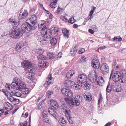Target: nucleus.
I'll list each match as a JSON object with an SVG mask.
<instances>
[{
    "mask_svg": "<svg viewBox=\"0 0 126 126\" xmlns=\"http://www.w3.org/2000/svg\"><path fill=\"white\" fill-rule=\"evenodd\" d=\"M22 66L26 69H27L26 73L27 78L32 80L34 78V73L33 72L35 71L34 66H32V63L28 61H24L22 62Z\"/></svg>",
    "mask_w": 126,
    "mask_h": 126,
    "instance_id": "nucleus-1",
    "label": "nucleus"
},
{
    "mask_svg": "<svg viewBox=\"0 0 126 126\" xmlns=\"http://www.w3.org/2000/svg\"><path fill=\"white\" fill-rule=\"evenodd\" d=\"M44 22H42V23L39 26V28L41 31V34L39 35L42 36L41 37L43 38L49 39L51 37V35L52 34L51 31L48 29L46 24Z\"/></svg>",
    "mask_w": 126,
    "mask_h": 126,
    "instance_id": "nucleus-2",
    "label": "nucleus"
},
{
    "mask_svg": "<svg viewBox=\"0 0 126 126\" xmlns=\"http://www.w3.org/2000/svg\"><path fill=\"white\" fill-rule=\"evenodd\" d=\"M13 80L14 81L11 84L8 85V89L11 88H13L16 90H21L22 89L26 87L25 84L18 78H15Z\"/></svg>",
    "mask_w": 126,
    "mask_h": 126,
    "instance_id": "nucleus-3",
    "label": "nucleus"
},
{
    "mask_svg": "<svg viewBox=\"0 0 126 126\" xmlns=\"http://www.w3.org/2000/svg\"><path fill=\"white\" fill-rule=\"evenodd\" d=\"M126 73L125 71L122 70L120 72L116 71L113 75L112 78L113 80L115 82L119 81L122 83H124L125 80L123 79V77Z\"/></svg>",
    "mask_w": 126,
    "mask_h": 126,
    "instance_id": "nucleus-4",
    "label": "nucleus"
},
{
    "mask_svg": "<svg viewBox=\"0 0 126 126\" xmlns=\"http://www.w3.org/2000/svg\"><path fill=\"white\" fill-rule=\"evenodd\" d=\"M9 35L12 38H16L20 37L22 36L23 34L20 30L16 26L10 30Z\"/></svg>",
    "mask_w": 126,
    "mask_h": 126,
    "instance_id": "nucleus-5",
    "label": "nucleus"
},
{
    "mask_svg": "<svg viewBox=\"0 0 126 126\" xmlns=\"http://www.w3.org/2000/svg\"><path fill=\"white\" fill-rule=\"evenodd\" d=\"M36 28L30 23H28L26 20V22L22 25L21 29L23 32L28 33L31 30H33Z\"/></svg>",
    "mask_w": 126,
    "mask_h": 126,
    "instance_id": "nucleus-6",
    "label": "nucleus"
},
{
    "mask_svg": "<svg viewBox=\"0 0 126 126\" xmlns=\"http://www.w3.org/2000/svg\"><path fill=\"white\" fill-rule=\"evenodd\" d=\"M78 96H77L74 99L66 98L65 99V101L67 104L70 106L71 105L76 106H79L80 105V100Z\"/></svg>",
    "mask_w": 126,
    "mask_h": 126,
    "instance_id": "nucleus-7",
    "label": "nucleus"
},
{
    "mask_svg": "<svg viewBox=\"0 0 126 126\" xmlns=\"http://www.w3.org/2000/svg\"><path fill=\"white\" fill-rule=\"evenodd\" d=\"M27 21L28 23L31 24L33 26H34L37 28L38 26L39 27V25L37 23V16L36 14L33 15L29 19H27Z\"/></svg>",
    "mask_w": 126,
    "mask_h": 126,
    "instance_id": "nucleus-8",
    "label": "nucleus"
},
{
    "mask_svg": "<svg viewBox=\"0 0 126 126\" xmlns=\"http://www.w3.org/2000/svg\"><path fill=\"white\" fill-rule=\"evenodd\" d=\"M28 15L27 10L21 9L19 14L18 15V17L19 19H24L28 16Z\"/></svg>",
    "mask_w": 126,
    "mask_h": 126,
    "instance_id": "nucleus-9",
    "label": "nucleus"
},
{
    "mask_svg": "<svg viewBox=\"0 0 126 126\" xmlns=\"http://www.w3.org/2000/svg\"><path fill=\"white\" fill-rule=\"evenodd\" d=\"M100 70L101 72L103 74H107L108 73L109 71L108 65L106 63H103L101 66Z\"/></svg>",
    "mask_w": 126,
    "mask_h": 126,
    "instance_id": "nucleus-10",
    "label": "nucleus"
},
{
    "mask_svg": "<svg viewBox=\"0 0 126 126\" xmlns=\"http://www.w3.org/2000/svg\"><path fill=\"white\" fill-rule=\"evenodd\" d=\"M112 87L113 90L116 92H120L122 90L121 84H119L116 85L115 82L112 84Z\"/></svg>",
    "mask_w": 126,
    "mask_h": 126,
    "instance_id": "nucleus-11",
    "label": "nucleus"
},
{
    "mask_svg": "<svg viewBox=\"0 0 126 126\" xmlns=\"http://www.w3.org/2000/svg\"><path fill=\"white\" fill-rule=\"evenodd\" d=\"M62 93L65 96H67L69 97H71L72 96L73 93L71 90L68 88L62 89L61 90Z\"/></svg>",
    "mask_w": 126,
    "mask_h": 126,
    "instance_id": "nucleus-12",
    "label": "nucleus"
},
{
    "mask_svg": "<svg viewBox=\"0 0 126 126\" xmlns=\"http://www.w3.org/2000/svg\"><path fill=\"white\" fill-rule=\"evenodd\" d=\"M26 43L25 42H22L16 44V51L20 52L25 47Z\"/></svg>",
    "mask_w": 126,
    "mask_h": 126,
    "instance_id": "nucleus-13",
    "label": "nucleus"
},
{
    "mask_svg": "<svg viewBox=\"0 0 126 126\" xmlns=\"http://www.w3.org/2000/svg\"><path fill=\"white\" fill-rule=\"evenodd\" d=\"M14 88H11L8 89V93L10 95H14L18 97H20L22 95L20 92H15Z\"/></svg>",
    "mask_w": 126,
    "mask_h": 126,
    "instance_id": "nucleus-14",
    "label": "nucleus"
},
{
    "mask_svg": "<svg viewBox=\"0 0 126 126\" xmlns=\"http://www.w3.org/2000/svg\"><path fill=\"white\" fill-rule=\"evenodd\" d=\"M95 72L94 71L89 74L88 76L89 80L92 82H95L96 80V77L95 75Z\"/></svg>",
    "mask_w": 126,
    "mask_h": 126,
    "instance_id": "nucleus-15",
    "label": "nucleus"
},
{
    "mask_svg": "<svg viewBox=\"0 0 126 126\" xmlns=\"http://www.w3.org/2000/svg\"><path fill=\"white\" fill-rule=\"evenodd\" d=\"M87 76L84 74H81L79 75L78 78V81L79 83H81L82 84L84 82L86 81Z\"/></svg>",
    "mask_w": 126,
    "mask_h": 126,
    "instance_id": "nucleus-16",
    "label": "nucleus"
},
{
    "mask_svg": "<svg viewBox=\"0 0 126 126\" xmlns=\"http://www.w3.org/2000/svg\"><path fill=\"white\" fill-rule=\"evenodd\" d=\"M63 106V108H62V110L63 112H65V114L66 117H71V112L70 110L69 109H68L66 107L65 105H63L62 107Z\"/></svg>",
    "mask_w": 126,
    "mask_h": 126,
    "instance_id": "nucleus-17",
    "label": "nucleus"
},
{
    "mask_svg": "<svg viewBox=\"0 0 126 126\" xmlns=\"http://www.w3.org/2000/svg\"><path fill=\"white\" fill-rule=\"evenodd\" d=\"M92 65L95 68L98 69L100 66V63L97 59H93L92 61Z\"/></svg>",
    "mask_w": 126,
    "mask_h": 126,
    "instance_id": "nucleus-18",
    "label": "nucleus"
},
{
    "mask_svg": "<svg viewBox=\"0 0 126 126\" xmlns=\"http://www.w3.org/2000/svg\"><path fill=\"white\" fill-rule=\"evenodd\" d=\"M38 40H39L41 43L43 45H46L48 43V41L47 39L42 37V36L38 35Z\"/></svg>",
    "mask_w": 126,
    "mask_h": 126,
    "instance_id": "nucleus-19",
    "label": "nucleus"
},
{
    "mask_svg": "<svg viewBox=\"0 0 126 126\" xmlns=\"http://www.w3.org/2000/svg\"><path fill=\"white\" fill-rule=\"evenodd\" d=\"M48 112L49 113L54 117L56 119L57 113L55 110L52 107H50L48 109Z\"/></svg>",
    "mask_w": 126,
    "mask_h": 126,
    "instance_id": "nucleus-20",
    "label": "nucleus"
},
{
    "mask_svg": "<svg viewBox=\"0 0 126 126\" xmlns=\"http://www.w3.org/2000/svg\"><path fill=\"white\" fill-rule=\"evenodd\" d=\"M8 100L15 105H16L19 103V99L14 98L11 95L8 97Z\"/></svg>",
    "mask_w": 126,
    "mask_h": 126,
    "instance_id": "nucleus-21",
    "label": "nucleus"
},
{
    "mask_svg": "<svg viewBox=\"0 0 126 126\" xmlns=\"http://www.w3.org/2000/svg\"><path fill=\"white\" fill-rule=\"evenodd\" d=\"M38 66L42 68L44 67L46 68L49 65L48 63L46 62L45 61L43 60L41 61V62H40L38 63Z\"/></svg>",
    "mask_w": 126,
    "mask_h": 126,
    "instance_id": "nucleus-22",
    "label": "nucleus"
},
{
    "mask_svg": "<svg viewBox=\"0 0 126 126\" xmlns=\"http://www.w3.org/2000/svg\"><path fill=\"white\" fill-rule=\"evenodd\" d=\"M43 115L44 118V120L46 123H48L49 121V119L48 116V113L46 110L43 111Z\"/></svg>",
    "mask_w": 126,
    "mask_h": 126,
    "instance_id": "nucleus-23",
    "label": "nucleus"
},
{
    "mask_svg": "<svg viewBox=\"0 0 126 126\" xmlns=\"http://www.w3.org/2000/svg\"><path fill=\"white\" fill-rule=\"evenodd\" d=\"M53 79L52 77L51 74H49L47 77L46 82L48 85H50L53 83Z\"/></svg>",
    "mask_w": 126,
    "mask_h": 126,
    "instance_id": "nucleus-24",
    "label": "nucleus"
},
{
    "mask_svg": "<svg viewBox=\"0 0 126 126\" xmlns=\"http://www.w3.org/2000/svg\"><path fill=\"white\" fill-rule=\"evenodd\" d=\"M83 96L84 98L88 101H91L92 98V96L90 93L86 92L84 94Z\"/></svg>",
    "mask_w": 126,
    "mask_h": 126,
    "instance_id": "nucleus-25",
    "label": "nucleus"
},
{
    "mask_svg": "<svg viewBox=\"0 0 126 126\" xmlns=\"http://www.w3.org/2000/svg\"><path fill=\"white\" fill-rule=\"evenodd\" d=\"M62 32L64 37L65 38H68L69 36V31L64 28L63 29Z\"/></svg>",
    "mask_w": 126,
    "mask_h": 126,
    "instance_id": "nucleus-26",
    "label": "nucleus"
},
{
    "mask_svg": "<svg viewBox=\"0 0 126 126\" xmlns=\"http://www.w3.org/2000/svg\"><path fill=\"white\" fill-rule=\"evenodd\" d=\"M50 105L51 107L54 108L55 109L58 108V105L57 102L53 100H52L50 101Z\"/></svg>",
    "mask_w": 126,
    "mask_h": 126,
    "instance_id": "nucleus-27",
    "label": "nucleus"
},
{
    "mask_svg": "<svg viewBox=\"0 0 126 126\" xmlns=\"http://www.w3.org/2000/svg\"><path fill=\"white\" fill-rule=\"evenodd\" d=\"M74 82L71 81L69 80H67L65 81L64 82L65 85L67 87H70L73 86V84H74Z\"/></svg>",
    "mask_w": 126,
    "mask_h": 126,
    "instance_id": "nucleus-28",
    "label": "nucleus"
},
{
    "mask_svg": "<svg viewBox=\"0 0 126 126\" xmlns=\"http://www.w3.org/2000/svg\"><path fill=\"white\" fill-rule=\"evenodd\" d=\"M104 82L103 78L102 77L100 76L98 77V79L97 81V85L102 86Z\"/></svg>",
    "mask_w": 126,
    "mask_h": 126,
    "instance_id": "nucleus-29",
    "label": "nucleus"
},
{
    "mask_svg": "<svg viewBox=\"0 0 126 126\" xmlns=\"http://www.w3.org/2000/svg\"><path fill=\"white\" fill-rule=\"evenodd\" d=\"M9 22L11 23H14V25H18L19 24V23L18 21L14 17H11L9 19Z\"/></svg>",
    "mask_w": 126,
    "mask_h": 126,
    "instance_id": "nucleus-30",
    "label": "nucleus"
},
{
    "mask_svg": "<svg viewBox=\"0 0 126 126\" xmlns=\"http://www.w3.org/2000/svg\"><path fill=\"white\" fill-rule=\"evenodd\" d=\"M74 71L73 70H70L68 71L66 74V77L68 78H70L75 74Z\"/></svg>",
    "mask_w": 126,
    "mask_h": 126,
    "instance_id": "nucleus-31",
    "label": "nucleus"
},
{
    "mask_svg": "<svg viewBox=\"0 0 126 126\" xmlns=\"http://www.w3.org/2000/svg\"><path fill=\"white\" fill-rule=\"evenodd\" d=\"M4 105L5 107L4 109L3 110H0V116H1L2 114L5 111L4 110H7V111H5V112L4 113V115H6L8 114V110H7L8 108L7 107L5 106L6 105L7 106L8 105L7 104V103H5Z\"/></svg>",
    "mask_w": 126,
    "mask_h": 126,
    "instance_id": "nucleus-32",
    "label": "nucleus"
},
{
    "mask_svg": "<svg viewBox=\"0 0 126 126\" xmlns=\"http://www.w3.org/2000/svg\"><path fill=\"white\" fill-rule=\"evenodd\" d=\"M84 90H88L90 89L91 87V86L88 82H84Z\"/></svg>",
    "mask_w": 126,
    "mask_h": 126,
    "instance_id": "nucleus-33",
    "label": "nucleus"
},
{
    "mask_svg": "<svg viewBox=\"0 0 126 126\" xmlns=\"http://www.w3.org/2000/svg\"><path fill=\"white\" fill-rule=\"evenodd\" d=\"M82 84L81 83H79L78 84H76L74 82V84H73V86L75 87L74 89L77 90H79L81 88Z\"/></svg>",
    "mask_w": 126,
    "mask_h": 126,
    "instance_id": "nucleus-34",
    "label": "nucleus"
},
{
    "mask_svg": "<svg viewBox=\"0 0 126 126\" xmlns=\"http://www.w3.org/2000/svg\"><path fill=\"white\" fill-rule=\"evenodd\" d=\"M50 42L51 45L53 46H55L57 42L56 39L54 37H50Z\"/></svg>",
    "mask_w": 126,
    "mask_h": 126,
    "instance_id": "nucleus-35",
    "label": "nucleus"
},
{
    "mask_svg": "<svg viewBox=\"0 0 126 126\" xmlns=\"http://www.w3.org/2000/svg\"><path fill=\"white\" fill-rule=\"evenodd\" d=\"M58 1L57 0H53L50 4V6L51 8H54L57 6V3Z\"/></svg>",
    "mask_w": 126,
    "mask_h": 126,
    "instance_id": "nucleus-36",
    "label": "nucleus"
},
{
    "mask_svg": "<svg viewBox=\"0 0 126 126\" xmlns=\"http://www.w3.org/2000/svg\"><path fill=\"white\" fill-rule=\"evenodd\" d=\"M59 122V124L61 126H65L66 123V121L63 118H60Z\"/></svg>",
    "mask_w": 126,
    "mask_h": 126,
    "instance_id": "nucleus-37",
    "label": "nucleus"
},
{
    "mask_svg": "<svg viewBox=\"0 0 126 126\" xmlns=\"http://www.w3.org/2000/svg\"><path fill=\"white\" fill-rule=\"evenodd\" d=\"M38 59L39 60H46L47 57L45 56L42 54H40L37 57Z\"/></svg>",
    "mask_w": 126,
    "mask_h": 126,
    "instance_id": "nucleus-38",
    "label": "nucleus"
},
{
    "mask_svg": "<svg viewBox=\"0 0 126 126\" xmlns=\"http://www.w3.org/2000/svg\"><path fill=\"white\" fill-rule=\"evenodd\" d=\"M20 91H21V93H22L23 94H26L28 93L29 90L28 88H26V87L22 89Z\"/></svg>",
    "mask_w": 126,
    "mask_h": 126,
    "instance_id": "nucleus-39",
    "label": "nucleus"
},
{
    "mask_svg": "<svg viewBox=\"0 0 126 126\" xmlns=\"http://www.w3.org/2000/svg\"><path fill=\"white\" fill-rule=\"evenodd\" d=\"M51 33L52 34L53 33L55 35H56L57 34V33L58 32L56 27H53L51 29Z\"/></svg>",
    "mask_w": 126,
    "mask_h": 126,
    "instance_id": "nucleus-40",
    "label": "nucleus"
},
{
    "mask_svg": "<svg viewBox=\"0 0 126 126\" xmlns=\"http://www.w3.org/2000/svg\"><path fill=\"white\" fill-rule=\"evenodd\" d=\"M77 47L76 46H75L74 47V48H73V53H71L72 52L71 50L70 51V54H71V55L73 56L76 53L77 50Z\"/></svg>",
    "mask_w": 126,
    "mask_h": 126,
    "instance_id": "nucleus-41",
    "label": "nucleus"
},
{
    "mask_svg": "<svg viewBox=\"0 0 126 126\" xmlns=\"http://www.w3.org/2000/svg\"><path fill=\"white\" fill-rule=\"evenodd\" d=\"M122 38L120 36H118L114 37L112 39L113 40L116 41H120L122 40Z\"/></svg>",
    "mask_w": 126,
    "mask_h": 126,
    "instance_id": "nucleus-42",
    "label": "nucleus"
},
{
    "mask_svg": "<svg viewBox=\"0 0 126 126\" xmlns=\"http://www.w3.org/2000/svg\"><path fill=\"white\" fill-rule=\"evenodd\" d=\"M44 9L47 11L46 12V15L49 18L51 19L53 18V16L50 13L49 11L46 10Z\"/></svg>",
    "mask_w": 126,
    "mask_h": 126,
    "instance_id": "nucleus-43",
    "label": "nucleus"
},
{
    "mask_svg": "<svg viewBox=\"0 0 126 126\" xmlns=\"http://www.w3.org/2000/svg\"><path fill=\"white\" fill-rule=\"evenodd\" d=\"M112 90V84L110 86V84H108L107 87L106 89V91L109 93Z\"/></svg>",
    "mask_w": 126,
    "mask_h": 126,
    "instance_id": "nucleus-44",
    "label": "nucleus"
},
{
    "mask_svg": "<svg viewBox=\"0 0 126 126\" xmlns=\"http://www.w3.org/2000/svg\"><path fill=\"white\" fill-rule=\"evenodd\" d=\"M47 56L49 59H52L54 57V55L53 53H49L47 54Z\"/></svg>",
    "mask_w": 126,
    "mask_h": 126,
    "instance_id": "nucleus-45",
    "label": "nucleus"
},
{
    "mask_svg": "<svg viewBox=\"0 0 126 126\" xmlns=\"http://www.w3.org/2000/svg\"><path fill=\"white\" fill-rule=\"evenodd\" d=\"M92 7H93V9L90 11V14L89 15V16H90V17H91L92 16V15L94 12L95 9H96V7H94L93 6H92Z\"/></svg>",
    "mask_w": 126,
    "mask_h": 126,
    "instance_id": "nucleus-46",
    "label": "nucleus"
},
{
    "mask_svg": "<svg viewBox=\"0 0 126 126\" xmlns=\"http://www.w3.org/2000/svg\"><path fill=\"white\" fill-rule=\"evenodd\" d=\"M74 16H72V17L69 19V20H68V22L71 24H73L76 21V20L74 19Z\"/></svg>",
    "mask_w": 126,
    "mask_h": 126,
    "instance_id": "nucleus-47",
    "label": "nucleus"
},
{
    "mask_svg": "<svg viewBox=\"0 0 126 126\" xmlns=\"http://www.w3.org/2000/svg\"><path fill=\"white\" fill-rule=\"evenodd\" d=\"M102 97L101 94L99 95V96L98 99V104H100L101 103L102 101Z\"/></svg>",
    "mask_w": 126,
    "mask_h": 126,
    "instance_id": "nucleus-48",
    "label": "nucleus"
},
{
    "mask_svg": "<svg viewBox=\"0 0 126 126\" xmlns=\"http://www.w3.org/2000/svg\"><path fill=\"white\" fill-rule=\"evenodd\" d=\"M35 52L37 54H40L42 53L43 52V49H36L35 51Z\"/></svg>",
    "mask_w": 126,
    "mask_h": 126,
    "instance_id": "nucleus-49",
    "label": "nucleus"
},
{
    "mask_svg": "<svg viewBox=\"0 0 126 126\" xmlns=\"http://www.w3.org/2000/svg\"><path fill=\"white\" fill-rule=\"evenodd\" d=\"M28 124V122L27 121H25L22 124L21 123L19 124V126H27V125Z\"/></svg>",
    "mask_w": 126,
    "mask_h": 126,
    "instance_id": "nucleus-50",
    "label": "nucleus"
},
{
    "mask_svg": "<svg viewBox=\"0 0 126 126\" xmlns=\"http://www.w3.org/2000/svg\"><path fill=\"white\" fill-rule=\"evenodd\" d=\"M61 19H62L64 21L66 22L68 21V20L67 19L66 17L65 16H61Z\"/></svg>",
    "mask_w": 126,
    "mask_h": 126,
    "instance_id": "nucleus-51",
    "label": "nucleus"
},
{
    "mask_svg": "<svg viewBox=\"0 0 126 126\" xmlns=\"http://www.w3.org/2000/svg\"><path fill=\"white\" fill-rule=\"evenodd\" d=\"M72 117H67V119L69 122L70 124H73V121L72 120Z\"/></svg>",
    "mask_w": 126,
    "mask_h": 126,
    "instance_id": "nucleus-52",
    "label": "nucleus"
},
{
    "mask_svg": "<svg viewBox=\"0 0 126 126\" xmlns=\"http://www.w3.org/2000/svg\"><path fill=\"white\" fill-rule=\"evenodd\" d=\"M53 93L51 91H49L47 93V95L48 97V98L51 95H52Z\"/></svg>",
    "mask_w": 126,
    "mask_h": 126,
    "instance_id": "nucleus-53",
    "label": "nucleus"
},
{
    "mask_svg": "<svg viewBox=\"0 0 126 126\" xmlns=\"http://www.w3.org/2000/svg\"><path fill=\"white\" fill-rule=\"evenodd\" d=\"M85 51L84 49L82 48H81L78 52L79 54H81L83 53Z\"/></svg>",
    "mask_w": 126,
    "mask_h": 126,
    "instance_id": "nucleus-54",
    "label": "nucleus"
},
{
    "mask_svg": "<svg viewBox=\"0 0 126 126\" xmlns=\"http://www.w3.org/2000/svg\"><path fill=\"white\" fill-rule=\"evenodd\" d=\"M30 13L31 14H33L35 13V9L33 8H31L30 10Z\"/></svg>",
    "mask_w": 126,
    "mask_h": 126,
    "instance_id": "nucleus-55",
    "label": "nucleus"
},
{
    "mask_svg": "<svg viewBox=\"0 0 126 126\" xmlns=\"http://www.w3.org/2000/svg\"><path fill=\"white\" fill-rule=\"evenodd\" d=\"M8 109L9 110H11L13 108V106L12 105L8 102Z\"/></svg>",
    "mask_w": 126,
    "mask_h": 126,
    "instance_id": "nucleus-56",
    "label": "nucleus"
},
{
    "mask_svg": "<svg viewBox=\"0 0 126 126\" xmlns=\"http://www.w3.org/2000/svg\"><path fill=\"white\" fill-rule=\"evenodd\" d=\"M63 10V9L61 8H60L59 7L58 8V9L57 10V13L58 14H60L62 12Z\"/></svg>",
    "mask_w": 126,
    "mask_h": 126,
    "instance_id": "nucleus-57",
    "label": "nucleus"
},
{
    "mask_svg": "<svg viewBox=\"0 0 126 126\" xmlns=\"http://www.w3.org/2000/svg\"><path fill=\"white\" fill-rule=\"evenodd\" d=\"M0 91L3 92L4 93V94H5L7 96V97L8 98V94H7V93H6L4 89H2Z\"/></svg>",
    "mask_w": 126,
    "mask_h": 126,
    "instance_id": "nucleus-58",
    "label": "nucleus"
},
{
    "mask_svg": "<svg viewBox=\"0 0 126 126\" xmlns=\"http://www.w3.org/2000/svg\"><path fill=\"white\" fill-rule=\"evenodd\" d=\"M62 53L61 52H60L57 55V58L58 59L59 58H61L62 57Z\"/></svg>",
    "mask_w": 126,
    "mask_h": 126,
    "instance_id": "nucleus-59",
    "label": "nucleus"
},
{
    "mask_svg": "<svg viewBox=\"0 0 126 126\" xmlns=\"http://www.w3.org/2000/svg\"><path fill=\"white\" fill-rule=\"evenodd\" d=\"M88 31L89 32H90V33L92 34H93L94 33L93 31L91 29H89L88 30Z\"/></svg>",
    "mask_w": 126,
    "mask_h": 126,
    "instance_id": "nucleus-60",
    "label": "nucleus"
},
{
    "mask_svg": "<svg viewBox=\"0 0 126 126\" xmlns=\"http://www.w3.org/2000/svg\"><path fill=\"white\" fill-rule=\"evenodd\" d=\"M105 48V46H102L98 48V49L100 50H103Z\"/></svg>",
    "mask_w": 126,
    "mask_h": 126,
    "instance_id": "nucleus-61",
    "label": "nucleus"
},
{
    "mask_svg": "<svg viewBox=\"0 0 126 126\" xmlns=\"http://www.w3.org/2000/svg\"><path fill=\"white\" fill-rule=\"evenodd\" d=\"M78 25L76 24H74L73 25V28H78Z\"/></svg>",
    "mask_w": 126,
    "mask_h": 126,
    "instance_id": "nucleus-62",
    "label": "nucleus"
},
{
    "mask_svg": "<svg viewBox=\"0 0 126 126\" xmlns=\"http://www.w3.org/2000/svg\"><path fill=\"white\" fill-rule=\"evenodd\" d=\"M18 109V108H16V109L14 110L13 111V112L12 113V115H13L14 114L16 111H17V110Z\"/></svg>",
    "mask_w": 126,
    "mask_h": 126,
    "instance_id": "nucleus-63",
    "label": "nucleus"
},
{
    "mask_svg": "<svg viewBox=\"0 0 126 126\" xmlns=\"http://www.w3.org/2000/svg\"><path fill=\"white\" fill-rule=\"evenodd\" d=\"M111 125V123L110 122H108L104 126H110Z\"/></svg>",
    "mask_w": 126,
    "mask_h": 126,
    "instance_id": "nucleus-64",
    "label": "nucleus"
}]
</instances>
